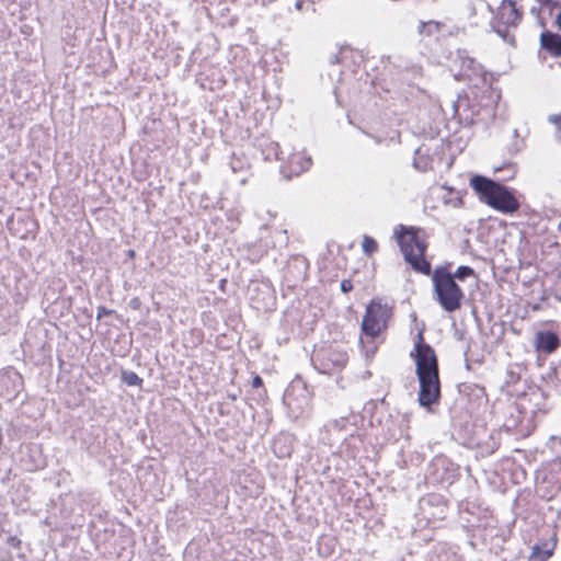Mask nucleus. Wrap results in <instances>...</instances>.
<instances>
[{
	"label": "nucleus",
	"instance_id": "1",
	"mask_svg": "<svg viewBox=\"0 0 561 561\" xmlns=\"http://www.w3.org/2000/svg\"><path fill=\"white\" fill-rule=\"evenodd\" d=\"M415 359L416 375L420 382L419 403L430 408L439 400L440 387L438 365L434 350L421 341L415 345V352L411 354Z\"/></svg>",
	"mask_w": 561,
	"mask_h": 561
},
{
	"label": "nucleus",
	"instance_id": "2",
	"mask_svg": "<svg viewBox=\"0 0 561 561\" xmlns=\"http://www.w3.org/2000/svg\"><path fill=\"white\" fill-rule=\"evenodd\" d=\"M470 187L482 203L502 214H513L519 209V202L507 187L485 176L473 175Z\"/></svg>",
	"mask_w": 561,
	"mask_h": 561
},
{
	"label": "nucleus",
	"instance_id": "3",
	"mask_svg": "<svg viewBox=\"0 0 561 561\" xmlns=\"http://www.w3.org/2000/svg\"><path fill=\"white\" fill-rule=\"evenodd\" d=\"M394 236L405 261L413 270L428 275L431 264L424 259L427 248L425 232L420 228L399 226Z\"/></svg>",
	"mask_w": 561,
	"mask_h": 561
},
{
	"label": "nucleus",
	"instance_id": "4",
	"mask_svg": "<svg viewBox=\"0 0 561 561\" xmlns=\"http://www.w3.org/2000/svg\"><path fill=\"white\" fill-rule=\"evenodd\" d=\"M432 279L434 293L443 309L448 312L459 309L463 294L456 284L453 274L445 270H436Z\"/></svg>",
	"mask_w": 561,
	"mask_h": 561
},
{
	"label": "nucleus",
	"instance_id": "5",
	"mask_svg": "<svg viewBox=\"0 0 561 561\" xmlns=\"http://www.w3.org/2000/svg\"><path fill=\"white\" fill-rule=\"evenodd\" d=\"M392 316V308L389 304L381 299H373L366 308L365 316L362 322L363 332L369 336L375 337L385 331L388 322Z\"/></svg>",
	"mask_w": 561,
	"mask_h": 561
},
{
	"label": "nucleus",
	"instance_id": "6",
	"mask_svg": "<svg viewBox=\"0 0 561 561\" xmlns=\"http://www.w3.org/2000/svg\"><path fill=\"white\" fill-rule=\"evenodd\" d=\"M359 416L353 413H350L346 416H340L329 420L323 425V431L328 434H332L341 438L344 434H353L357 428V421Z\"/></svg>",
	"mask_w": 561,
	"mask_h": 561
},
{
	"label": "nucleus",
	"instance_id": "7",
	"mask_svg": "<svg viewBox=\"0 0 561 561\" xmlns=\"http://www.w3.org/2000/svg\"><path fill=\"white\" fill-rule=\"evenodd\" d=\"M320 369L323 374H331L341 369L347 363V354L343 350H324L318 354Z\"/></svg>",
	"mask_w": 561,
	"mask_h": 561
},
{
	"label": "nucleus",
	"instance_id": "8",
	"mask_svg": "<svg viewBox=\"0 0 561 561\" xmlns=\"http://www.w3.org/2000/svg\"><path fill=\"white\" fill-rule=\"evenodd\" d=\"M461 69L457 75V79L468 80L473 85L485 81V73L481 65L476 62L472 58H460Z\"/></svg>",
	"mask_w": 561,
	"mask_h": 561
},
{
	"label": "nucleus",
	"instance_id": "9",
	"mask_svg": "<svg viewBox=\"0 0 561 561\" xmlns=\"http://www.w3.org/2000/svg\"><path fill=\"white\" fill-rule=\"evenodd\" d=\"M311 165V158L306 152H294L287 160V173L288 175H299L300 173L308 170Z\"/></svg>",
	"mask_w": 561,
	"mask_h": 561
},
{
	"label": "nucleus",
	"instance_id": "10",
	"mask_svg": "<svg viewBox=\"0 0 561 561\" xmlns=\"http://www.w3.org/2000/svg\"><path fill=\"white\" fill-rule=\"evenodd\" d=\"M499 19L505 25L515 26L520 20V12L512 0H503L499 9Z\"/></svg>",
	"mask_w": 561,
	"mask_h": 561
},
{
	"label": "nucleus",
	"instance_id": "11",
	"mask_svg": "<svg viewBox=\"0 0 561 561\" xmlns=\"http://www.w3.org/2000/svg\"><path fill=\"white\" fill-rule=\"evenodd\" d=\"M535 345L538 351L550 354L559 346V339L556 333L550 331L538 332Z\"/></svg>",
	"mask_w": 561,
	"mask_h": 561
},
{
	"label": "nucleus",
	"instance_id": "12",
	"mask_svg": "<svg viewBox=\"0 0 561 561\" xmlns=\"http://www.w3.org/2000/svg\"><path fill=\"white\" fill-rule=\"evenodd\" d=\"M541 46L553 54L554 56H561V36L553 33H542L540 37Z\"/></svg>",
	"mask_w": 561,
	"mask_h": 561
},
{
	"label": "nucleus",
	"instance_id": "13",
	"mask_svg": "<svg viewBox=\"0 0 561 561\" xmlns=\"http://www.w3.org/2000/svg\"><path fill=\"white\" fill-rule=\"evenodd\" d=\"M8 559L2 561H24V556L20 551V541L15 537L8 538Z\"/></svg>",
	"mask_w": 561,
	"mask_h": 561
},
{
	"label": "nucleus",
	"instance_id": "14",
	"mask_svg": "<svg viewBox=\"0 0 561 561\" xmlns=\"http://www.w3.org/2000/svg\"><path fill=\"white\" fill-rule=\"evenodd\" d=\"M554 546H556L554 542L551 543L550 546L545 545V548H540L538 546H535L533 548L531 558H538L541 561H546L547 559H549L553 554Z\"/></svg>",
	"mask_w": 561,
	"mask_h": 561
},
{
	"label": "nucleus",
	"instance_id": "15",
	"mask_svg": "<svg viewBox=\"0 0 561 561\" xmlns=\"http://www.w3.org/2000/svg\"><path fill=\"white\" fill-rule=\"evenodd\" d=\"M362 248L365 254L371 255L378 250V244L371 237L364 236Z\"/></svg>",
	"mask_w": 561,
	"mask_h": 561
},
{
	"label": "nucleus",
	"instance_id": "16",
	"mask_svg": "<svg viewBox=\"0 0 561 561\" xmlns=\"http://www.w3.org/2000/svg\"><path fill=\"white\" fill-rule=\"evenodd\" d=\"M439 28V23L437 22H434V21H430V22H422L420 24V33L421 34H427V35H431L433 34L434 32H437Z\"/></svg>",
	"mask_w": 561,
	"mask_h": 561
},
{
	"label": "nucleus",
	"instance_id": "17",
	"mask_svg": "<svg viewBox=\"0 0 561 561\" xmlns=\"http://www.w3.org/2000/svg\"><path fill=\"white\" fill-rule=\"evenodd\" d=\"M474 271L469 266H459L455 274L453 275L454 279L457 278L459 280H463L467 277L473 276Z\"/></svg>",
	"mask_w": 561,
	"mask_h": 561
},
{
	"label": "nucleus",
	"instance_id": "18",
	"mask_svg": "<svg viewBox=\"0 0 561 561\" xmlns=\"http://www.w3.org/2000/svg\"><path fill=\"white\" fill-rule=\"evenodd\" d=\"M548 451L552 454H561V437L552 436L548 442Z\"/></svg>",
	"mask_w": 561,
	"mask_h": 561
},
{
	"label": "nucleus",
	"instance_id": "19",
	"mask_svg": "<svg viewBox=\"0 0 561 561\" xmlns=\"http://www.w3.org/2000/svg\"><path fill=\"white\" fill-rule=\"evenodd\" d=\"M123 380L128 386H139L141 382V379L138 377V375L133 371L123 373Z\"/></svg>",
	"mask_w": 561,
	"mask_h": 561
},
{
	"label": "nucleus",
	"instance_id": "20",
	"mask_svg": "<svg viewBox=\"0 0 561 561\" xmlns=\"http://www.w3.org/2000/svg\"><path fill=\"white\" fill-rule=\"evenodd\" d=\"M551 123H553L557 126L558 129V138L561 141V114L558 116H551L549 118Z\"/></svg>",
	"mask_w": 561,
	"mask_h": 561
},
{
	"label": "nucleus",
	"instance_id": "21",
	"mask_svg": "<svg viewBox=\"0 0 561 561\" xmlns=\"http://www.w3.org/2000/svg\"><path fill=\"white\" fill-rule=\"evenodd\" d=\"M352 289H353V284H352L351 280H348V279L342 280V283H341V290L343 293H350Z\"/></svg>",
	"mask_w": 561,
	"mask_h": 561
},
{
	"label": "nucleus",
	"instance_id": "22",
	"mask_svg": "<svg viewBox=\"0 0 561 561\" xmlns=\"http://www.w3.org/2000/svg\"><path fill=\"white\" fill-rule=\"evenodd\" d=\"M108 313H111V311L107 310L105 307H99L98 308V318L99 319L102 318L105 314H108Z\"/></svg>",
	"mask_w": 561,
	"mask_h": 561
},
{
	"label": "nucleus",
	"instance_id": "23",
	"mask_svg": "<svg viewBox=\"0 0 561 561\" xmlns=\"http://www.w3.org/2000/svg\"><path fill=\"white\" fill-rule=\"evenodd\" d=\"M262 383L263 381L259 376H255L252 380V386L255 388L262 386Z\"/></svg>",
	"mask_w": 561,
	"mask_h": 561
},
{
	"label": "nucleus",
	"instance_id": "24",
	"mask_svg": "<svg viewBox=\"0 0 561 561\" xmlns=\"http://www.w3.org/2000/svg\"><path fill=\"white\" fill-rule=\"evenodd\" d=\"M557 24H558L559 28L561 30V12L557 16Z\"/></svg>",
	"mask_w": 561,
	"mask_h": 561
}]
</instances>
